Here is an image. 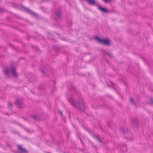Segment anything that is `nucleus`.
<instances>
[{
	"label": "nucleus",
	"mask_w": 153,
	"mask_h": 153,
	"mask_svg": "<svg viewBox=\"0 0 153 153\" xmlns=\"http://www.w3.org/2000/svg\"><path fill=\"white\" fill-rule=\"evenodd\" d=\"M74 96L71 95L69 98H68V102L74 107L80 111L84 112L85 111L86 108L83 102L79 101H75L74 100Z\"/></svg>",
	"instance_id": "1"
},
{
	"label": "nucleus",
	"mask_w": 153,
	"mask_h": 153,
	"mask_svg": "<svg viewBox=\"0 0 153 153\" xmlns=\"http://www.w3.org/2000/svg\"><path fill=\"white\" fill-rule=\"evenodd\" d=\"M4 74L7 76L9 75V71L11 72L15 76H17V74L16 71V68L14 67H13L11 68H8L7 66H6L4 69Z\"/></svg>",
	"instance_id": "2"
},
{
	"label": "nucleus",
	"mask_w": 153,
	"mask_h": 153,
	"mask_svg": "<svg viewBox=\"0 0 153 153\" xmlns=\"http://www.w3.org/2000/svg\"><path fill=\"white\" fill-rule=\"evenodd\" d=\"M95 38L96 39L98 40L100 42L103 43L107 46H108L111 45L110 41L108 39H105L104 40H103L100 38L99 37L97 36L95 37Z\"/></svg>",
	"instance_id": "3"
},
{
	"label": "nucleus",
	"mask_w": 153,
	"mask_h": 153,
	"mask_svg": "<svg viewBox=\"0 0 153 153\" xmlns=\"http://www.w3.org/2000/svg\"><path fill=\"white\" fill-rule=\"evenodd\" d=\"M15 104L19 108H21L23 107L22 101L20 100L19 99H16L15 101Z\"/></svg>",
	"instance_id": "4"
},
{
	"label": "nucleus",
	"mask_w": 153,
	"mask_h": 153,
	"mask_svg": "<svg viewBox=\"0 0 153 153\" xmlns=\"http://www.w3.org/2000/svg\"><path fill=\"white\" fill-rule=\"evenodd\" d=\"M22 7L24 8L26 11H27V13L29 14L33 15L36 17L38 16L37 14H36L34 12L31 11L30 9L27 8L24 6H22Z\"/></svg>",
	"instance_id": "5"
},
{
	"label": "nucleus",
	"mask_w": 153,
	"mask_h": 153,
	"mask_svg": "<svg viewBox=\"0 0 153 153\" xmlns=\"http://www.w3.org/2000/svg\"><path fill=\"white\" fill-rule=\"evenodd\" d=\"M18 150L19 151V153H27V152L25 149H23L22 147L19 145H17Z\"/></svg>",
	"instance_id": "6"
},
{
	"label": "nucleus",
	"mask_w": 153,
	"mask_h": 153,
	"mask_svg": "<svg viewBox=\"0 0 153 153\" xmlns=\"http://www.w3.org/2000/svg\"><path fill=\"white\" fill-rule=\"evenodd\" d=\"M120 131L123 134L128 133V129L126 128L123 127L120 128Z\"/></svg>",
	"instance_id": "7"
},
{
	"label": "nucleus",
	"mask_w": 153,
	"mask_h": 153,
	"mask_svg": "<svg viewBox=\"0 0 153 153\" xmlns=\"http://www.w3.org/2000/svg\"><path fill=\"white\" fill-rule=\"evenodd\" d=\"M32 118L35 120L39 121L41 120V118L38 115L34 114L32 116Z\"/></svg>",
	"instance_id": "8"
},
{
	"label": "nucleus",
	"mask_w": 153,
	"mask_h": 153,
	"mask_svg": "<svg viewBox=\"0 0 153 153\" xmlns=\"http://www.w3.org/2000/svg\"><path fill=\"white\" fill-rule=\"evenodd\" d=\"M120 150L125 152L127 151V146L126 145H123L120 147Z\"/></svg>",
	"instance_id": "9"
},
{
	"label": "nucleus",
	"mask_w": 153,
	"mask_h": 153,
	"mask_svg": "<svg viewBox=\"0 0 153 153\" xmlns=\"http://www.w3.org/2000/svg\"><path fill=\"white\" fill-rule=\"evenodd\" d=\"M131 123L134 127H137L138 123V121L136 119H133L131 122Z\"/></svg>",
	"instance_id": "10"
},
{
	"label": "nucleus",
	"mask_w": 153,
	"mask_h": 153,
	"mask_svg": "<svg viewBox=\"0 0 153 153\" xmlns=\"http://www.w3.org/2000/svg\"><path fill=\"white\" fill-rule=\"evenodd\" d=\"M98 7L99 9L102 12H104V13H107L108 12L107 10L105 9L100 6H98Z\"/></svg>",
	"instance_id": "11"
},
{
	"label": "nucleus",
	"mask_w": 153,
	"mask_h": 153,
	"mask_svg": "<svg viewBox=\"0 0 153 153\" xmlns=\"http://www.w3.org/2000/svg\"><path fill=\"white\" fill-rule=\"evenodd\" d=\"M56 16L59 19H61V13L59 11H57L55 13Z\"/></svg>",
	"instance_id": "12"
},
{
	"label": "nucleus",
	"mask_w": 153,
	"mask_h": 153,
	"mask_svg": "<svg viewBox=\"0 0 153 153\" xmlns=\"http://www.w3.org/2000/svg\"><path fill=\"white\" fill-rule=\"evenodd\" d=\"M45 67H43L42 66H41L40 68V70L42 72L44 76H45Z\"/></svg>",
	"instance_id": "13"
},
{
	"label": "nucleus",
	"mask_w": 153,
	"mask_h": 153,
	"mask_svg": "<svg viewBox=\"0 0 153 153\" xmlns=\"http://www.w3.org/2000/svg\"><path fill=\"white\" fill-rule=\"evenodd\" d=\"M148 102L150 104H153V99L151 98Z\"/></svg>",
	"instance_id": "14"
},
{
	"label": "nucleus",
	"mask_w": 153,
	"mask_h": 153,
	"mask_svg": "<svg viewBox=\"0 0 153 153\" xmlns=\"http://www.w3.org/2000/svg\"><path fill=\"white\" fill-rule=\"evenodd\" d=\"M53 49L54 51L56 52H58L59 51V49L56 47H53Z\"/></svg>",
	"instance_id": "15"
},
{
	"label": "nucleus",
	"mask_w": 153,
	"mask_h": 153,
	"mask_svg": "<svg viewBox=\"0 0 153 153\" xmlns=\"http://www.w3.org/2000/svg\"><path fill=\"white\" fill-rule=\"evenodd\" d=\"M129 99L131 102L132 104L135 105V104L134 103V101L133 100V99L132 98L130 97L129 98Z\"/></svg>",
	"instance_id": "16"
},
{
	"label": "nucleus",
	"mask_w": 153,
	"mask_h": 153,
	"mask_svg": "<svg viewBox=\"0 0 153 153\" xmlns=\"http://www.w3.org/2000/svg\"><path fill=\"white\" fill-rule=\"evenodd\" d=\"M71 90L72 91H73L74 93H75L76 94V90L75 89V88L74 87H72L71 88Z\"/></svg>",
	"instance_id": "17"
},
{
	"label": "nucleus",
	"mask_w": 153,
	"mask_h": 153,
	"mask_svg": "<svg viewBox=\"0 0 153 153\" xmlns=\"http://www.w3.org/2000/svg\"><path fill=\"white\" fill-rule=\"evenodd\" d=\"M95 139L98 142H101V140L98 137H95Z\"/></svg>",
	"instance_id": "18"
},
{
	"label": "nucleus",
	"mask_w": 153,
	"mask_h": 153,
	"mask_svg": "<svg viewBox=\"0 0 153 153\" xmlns=\"http://www.w3.org/2000/svg\"><path fill=\"white\" fill-rule=\"evenodd\" d=\"M102 52L103 53H105V54L108 55V54H109L110 53H108V52L106 51H105V50H103L102 51Z\"/></svg>",
	"instance_id": "19"
},
{
	"label": "nucleus",
	"mask_w": 153,
	"mask_h": 153,
	"mask_svg": "<svg viewBox=\"0 0 153 153\" xmlns=\"http://www.w3.org/2000/svg\"><path fill=\"white\" fill-rule=\"evenodd\" d=\"M35 76L34 75H33L31 77V80L32 81H33L35 79Z\"/></svg>",
	"instance_id": "20"
},
{
	"label": "nucleus",
	"mask_w": 153,
	"mask_h": 153,
	"mask_svg": "<svg viewBox=\"0 0 153 153\" xmlns=\"http://www.w3.org/2000/svg\"><path fill=\"white\" fill-rule=\"evenodd\" d=\"M108 56L109 57H110L112 59L113 58V56L112 54L111 53H109V54H108Z\"/></svg>",
	"instance_id": "21"
},
{
	"label": "nucleus",
	"mask_w": 153,
	"mask_h": 153,
	"mask_svg": "<svg viewBox=\"0 0 153 153\" xmlns=\"http://www.w3.org/2000/svg\"><path fill=\"white\" fill-rule=\"evenodd\" d=\"M8 105L9 106V107H13L12 103H11V102H9Z\"/></svg>",
	"instance_id": "22"
},
{
	"label": "nucleus",
	"mask_w": 153,
	"mask_h": 153,
	"mask_svg": "<svg viewBox=\"0 0 153 153\" xmlns=\"http://www.w3.org/2000/svg\"><path fill=\"white\" fill-rule=\"evenodd\" d=\"M25 129L26 130V131L27 132H33L32 131V132H31L28 129H26V128H25Z\"/></svg>",
	"instance_id": "23"
},
{
	"label": "nucleus",
	"mask_w": 153,
	"mask_h": 153,
	"mask_svg": "<svg viewBox=\"0 0 153 153\" xmlns=\"http://www.w3.org/2000/svg\"><path fill=\"white\" fill-rule=\"evenodd\" d=\"M3 11V9L0 7V12H2Z\"/></svg>",
	"instance_id": "24"
},
{
	"label": "nucleus",
	"mask_w": 153,
	"mask_h": 153,
	"mask_svg": "<svg viewBox=\"0 0 153 153\" xmlns=\"http://www.w3.org/2000/svg\"><path fill=\"white\" fill-rule=\"evenodd\" d=\"M60 113L62 116H63V115L62 112L61 111H60Z\"/></svg>",
	"instance_id": "25"
},
{
	"label": "nucleus",
	"mask_w": 153,
	"mask_h": 153,
	"mask_svg": "<svg viewBox=\"0 0 153 153\" xmlns=\"http://www.w3.org/2000/svg\"><path fill=\"white\" fill-rule=\"evenodd\" d=\"M47 34L48 35H50L51 36V33H49V32H48L47 33Z\"/></svg>",
	"instance_id": "26"
},
{
	"label": "nucleus",
	"mask_w": 153,
	"mask_h": 153,
	"mask_svg": "<svg viewBox=\"0 0 153 153\" xmlns=\"http://www.w3.org/2000/svg\"><path fill=\"white\" fill-rule=\"evenodd\" d=\"M79 140H80V141H81V140H82V139H81V138L80 137H79Z\"/></svg>",
	"instance_id": "27"
},
{
	"label": "nucleus",
	"mask_w": 153,
	"mask_h": 153,
	"mask_svg": "<svg viewBox=\"0 0 153 153\" xmlns=\"http://www.w3.org/2000/svg\"><path fill=\"white\" fill-rule=\"evenodd\" d=\"M82 145L83 146L84 145V142H82Z\"/></svg>",
	"instance_id": "28"
},
{
	"label": "nucleus",
	"mask_w": 153,
	"mask_h": 153,
	"mask_svg": "<svg viewBox=\"0 0 153 153\" xmlns=\"http://www.w3.org/2000/svg\"><path fill=\"white\" fill-rule=\"evenodd\" d=\"M9 45L10 47H12V45L11 44H9Z\"/></svg>",
	"instance_id": "29"
},
{
	"label": "nucleus",
	"mask_w": 153,
	"mask_h": 153,
	"mask_svg": "<svg viewBox=\"0 0 153 153\" xmlns=\"http://www.w3.org/2000/svg\"><path fill=\"white\" fill-rule=\"evenodd\" d=\"M80 141L81 142V143H82V142H83V141H82V140H81V141Z\"/></svg>",
	"instance_id": "30"
},
{
	"label": "nucleus",
	"mask_w": 153,
	"mask_h": 153,
	"mask_svg": "<svg viewBox=\"0 0 153 153\" xmlns=\"http://www.w3.org/2000/svg\"><path fill=\"white\" fill-rule=\"evenodd\" d=\"M130 134L131 136L132 135V134Z\"/></svg>",
	"instance_id": "31"
}]
</instances>
